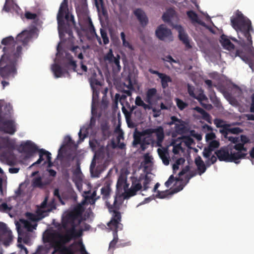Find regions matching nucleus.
Here are the masks:
<instances>
[{
  "label": "nucleus",
  "mask_w": 254,
  "mask_h": 254,
  "mask_svg": "<svg viewBox=\"0 0 254 254\" xmlns=\"http://www.w3.org/2000/svg\"><path fill=\"white\" fill-rule=\"evenodd\" d=\"M16 43L12 36L3 38L1 41L3 48L0 59V75L3 78L13 77L17 73L16 65L21 58L22 48L17 46L15 48Z\"/></svg>",
  "instance_id": "nucleus-1"
},
{
  "label": "nucleus",
  "mask_w": 254,
  "mask_h": 254,
  "mask_svg": "<svg viewBox=\"0 0 254 254\" xmlns=\"http://www.w3.org/2000/svg\"><path fill=\"white\" fill-rule=\"evenodd\" d=\"M231 25L235 29L238 34H241L245 38L241 39L239 36V40L235 38H231L232 41L237 42L246 51L250 52L253 48V41L251 33L254 32L251 20L240 11L237 10L236 12V16L231 18Z\"/></svg>",
  "instance_id": "nucleus-2"
},
{
  "label": "nucleus",
  "mask_w": 254,
  "mask_h": 254,
  "mask_svg": "<svg viewBox=\"0 0 254 254\" xmlns=\"http://www.w3.org/2000/svg\"><path fill=\"white\" fill-rule=\"evenodd\" d=\"M36 214L31 212L23 213L22 207H0V211L7 213L11 218H19L24 215L28 219L37 221L48 216L53 209H56L57 207H37Z\"/></svg>",
  "instance_id": "nucleus-3"
},
{
  "label": "nucleus",
  "mask_w": 254,
  "mask_h": 254,
  "mask_svg": "<svg viewBox=\"0 0 254 254\" xmlns=\"http://www.w3.org/2000/svg\"><path fill=\"white\" fill-rule=\"evenodd\" d=\"M82 235L81 230L77 231L75 228L73 227L66 230L64 235H59L60 240L57 241L54 238V235L49 233L44 238L45 242L49 243V245H65L68 243L72 239L79 237Z\"/></svg>",
  "instance_id": "nucleus-4"
},
{
  "label": "nucleus",
  "mask_w": 254,
  "mask_h": 254,
  "mask_svg": "<svg viewBox=\"0 0 254 254\" xmlns=\"http://www.w3.org/2000/svg\"><path fill=\"white\" fill-rule=\"evenodd\" d=\"M109 211L112 213V217L110 221L108 223L110 229L113 231V240L109 244V248H114L118 240V231L122 229L123 225L120 223L121 214L119 211L120 207H108Z\"/></svg>",
  "instance_id": "nucleus-5"
},
{
  "label": "nucleus",
  "mask_w": 254,
  "mask_h": 254,
  "mask_svg": "<svg viewBox=\"0 0 254 254\" xmlns=\"http://www.w3.org/2000/svg\"><path fill=\"white\" fill-rule=\"evenodd\" d=\"M76 243H73L68 246L65 245H46L39 246L36 252L32 254H47L51 248H54L52 254L58 253L60 254H75L77 250L75 248Z\"/></svg>",
  "instance_id": "nucleus-6"
},
{
  "label": "nucleus",
  "mask_w": 254,
  "mask_h": 254,
  "mask_svg": "<svg viewBox=\"0 0 254 254\" xmlns=\"http://www.w3.org/2000/svg\"><path fill=\"white\" fill-rule=\"evenodd\" d=\"M217 157L220 161L226 162H234L236 164L240 163V155L239 153H229L227 147H222L215 152Z\"/></svg>",
  "instance_id": "nucleus-7"
},
{
  "label": "nucleus",
  "mask_w": 254,
  "mask_h": 254,
  "mask_svg": "<svg viewBox=\"0 0 254 254\" xmlns=\"http://www.w3.org/2000/svg\"><path fill=\"white\" fill-rule=\"evenodd\" d=\"M73 208V210L65 212L63 216L62 223L64 228L67 224L74 223L75 220L80 219L86 208V207Z\"/></svg>",
  "instance_id": "nucleus-8"
},
{
  "label": "nucleus",
  "mask_w": 254,
  "mask_h": 254,
  "mask_svg": "<svg viewBox=\"0 0 254 254\" xmlns=\"http://www.w3.org/2000/svg\"><path fill=\"white\" fill-rule=\"evenodd\" d=\"M12 240L11 231L8 229L5 224L0 222V241L7 247Z\"/></svg>",
  "instance_id": "nucleus-9"
},
{
  "label": "nucleus",
  "mask_w": 254,
  "mask_h": 254,
  "mask_svg": "<svg viewBox=\"0 0 254 254\" xmlns=\"http://www.w3.org/2000/svg\"><path fill=\"white\" fill-rule=\"evenodd\" d=\"M112 182L110 181H106L104 186L101 189V194L103 200L106 201V206H116L117 202V196H116L114 199L113 205H112L108 202V199L110 198L112 192L111 188Z\"/></svg>",
  "instance_id": "nucleus-10"
},
{
  "label": "nucleus",
  "mask_w": 254,
  "mask_h": 254,
  "mask_svg": "<svg viewBox=\"0 0 254 254\" xmlns=\"http://www.w3.org/2000/svg\"><path fill=\"white\" fill-rule=\"evenodd\" d=\"M104 59L108 61L112 64L113 70L115 73H119L121 70V66L120 64V56L117 55L114 57L112 50L110 49L108 53L105 55Z\"/></svg>",
  "instance_id": "nucleus-11"
},
{
  "label": "nucleus",
  "mask_w": 254,
  "mask_h": 254,
  "mask_svg": "<svg viewBox=\"0 0 254 254\" xmlns=\"http://www.w3.org/2000/svg\"><path fill=\"white\" fill-rule=\"evenodd\" d=\"M0 131L5 133L13 134L16 131V125L14 120H4L1 117L0 122Z\"/></svg>",
  "instance_id": "nucleus-12"
},
{
  "label": "nucleus",
  "mask_w": 254,
  "mask_h": 254,
  "mask_svg": "<svg viewBox=\"0 0 254 254\" xmlns=\"http://www.w3.org/2000/svg\"><path fill=\"white\" fill-rule=\"evenodd\" d=\"M154 133L156 134L157 137V144L160 146L164 138V132L162 127L159 126L156 128H147L142 131L143 135H151Z\"/></svg>",
  "instance_id": "nucleus-13"
},
{
  "label": "nucleus",
  "mask_w": 254,
  "mask_h": 254,
  "mask_svg": "<svg viewBox=\"0 0 254 254\" xmlns=\"http://www.w3.org/2000/svg\"><path fill=\"white\" fill-rule=\"evenodd\" d=\"M155 34L157 37L162 41L171 40L172 32L170 29L163 24L160 25L156 29Z\"/></svg>",
  "instance_id": "nucleus-14"
},
{
  "label": "nucleus",
  "mask_w": 254,
  "mask_h": 254,
  "mask_svg": "<svg viewBox=\"0 0 254 254\" xmlns=\"http://www.w3.org/2000/svg\"><path fill=\"white\" fill-rule=\"evenodd\" d=\"M20 147L22 151L25 153L29 157L32 156L38 150L36 145L30 140L22 143Z\"/></svg>",
  "instance_id": "nucleus-15"
},
{
  "label": "nucleus",
  "mask_w": 254,
  "mask_h": 254,
  "mask_svg": "<svg viewBox=\"0 0 254 254\" xmlns=\"http://www.w3.org/2000/svg\"><path fill=\"white\" fill-rule=\"evenodd\" d=\"M140 24L142 27L146 26L148 23V19L144 11L141 8H136L133 11Z\"/></svg>",
  "instance_id": "nucleus-16"
},
{
  "label": "nucleus",
  "mask_w": 254,
  "mask_h": 254,
  "mask_svg": "<svg viewBox=\"0 0 254 254\" xmlns=\"http://www.w3.org/2000/svg\"><path fill=\"white\" fill-rule=\"evenodd\" d=\"M15 149V142L8 137H0V150L1 149Z\"/></svg>",
  "instance_id": "nucleus-17"
},
{
  "label": "nucleus",
  "mask_w": 254,
  "mask_h": 254,
  "mask_svg": "<svg viewBox=\"0 0 254 254\" xmlns=\"http://www.w3.org/2000/svg\"><path fill=\"white\" fill-rule=\"evenodd\" d=\"M31 38V33L29 31L24 30L17 36L16 39L17 42L21 43L23 45H26Z\"/></svg>",
  "instance_id": "nucleus-18"
},
{
  "label": "nucleus",
  "mask_w": 254,
  "mask_h": 254,
  "mask_svg": "<svg viewBox=\"0 0 254 254\" xmlns=\"http://www.w3.org/2000/svg\"><path fill=\"white\" fill-rule=\"evenodd\" d=\"M179 32V37L181 41L185 45V46L188 49L191 48L190 45L189 37L188 35L185 32L184 28L181 25L177 26L176 27Z\"/></svg>",
  "instance_id": "nucleus-19"
},
{
  "label": "nucleus",
  "mask_w": 254,
  "mask_h": 254,
  "mask_svg": "<svg viewBox=\"0 0 254 254\" xmlns=\"http://www.w3.org/2000/svg\"><path fill=\"white\" fill-rule=\"evenodd\" d=\"M142 187V185L139 180L133 181L130 188L127 192V195L129 196H134L137 191L141 189Z\"/></svg>",
  "instance_id": "nucleus-20"
},
{
  "label": "nucleus",
  "mask_w": 254,
  "mask_h": 254,
  "mask_svg": "<svg viewBox=\"0 0 254 254\" xmlns=\"http://www.w3.org/2000/svg\"><path fill=\"white\" fill-rule=\"evenodd\" d=\"M67 12H68V6L61 4L58 13L57 14V21L59 26L64 24V14H66Z\"/></svg>",
  "instance_id": "nucleus-21"
},
{
  "label": "nucleus",
  "mask_w": 254,
  "mask_h": 254,
  "mask_svg": "<svg viewBox=\"0 0 254 254\" xmlns=\"http://www.w3.org/2000/svg\"><path fill=\"white\" fill-rule=\"evenodd\" d=\"M236 56L239 57L245 63L247 64L254 71V64L252 59L240 50L236 52Z\"/></svg>",
  "instance_id": "nucleus-22"
},
{
  "label": "nucleus",
  "mask_w": 254,
  "mask_h": 254,
  "mask_svg": "<svg viewBox=\"0 0 254 254\" xmlns=\"http://www.w3.org/2000/svg\"><path fill=\"white\" fill-rule=\"evenodd\" d=\"M39 154V158L38 159L37 161L32 164L31 166H35L36 165L40 164L42 161L44 160L43 157L44 156H46L47 160H49L50 159H52L51 154L50 152L44 149H38Z\"/></svg>",
  "instance_id": "nucleus-23"
},
{
  "label": "nucleus",
  "mask_w": 254,
  "mask_h": 254,
  "mask_svg": "<svg viewBox=\"0 0 254 254\" xmlns=\"http://www.w3.org/2000/svg\"><path fill=\"white\" fill-rule=\"evenodd\" d=\"M220 41L224 49L229 51L234 49V44L227 38L226 35L224 34L221 35Z\"/></svg>",
  "instance_id": "nucleus-24"
},
{
  "label": "nucleus",
  "mask_w": 254,
  "mask_h": 254,
  "mask_svg": "<svg viewBox=\"0 0 254 254\" xmlns=\"http://www.w3.org/2000/svg\"><path fill=\"white\" fill-rule=\"evenodd\" d=\"M13 114L12 106L10 103L6 104L2 111L1 116L3 119H10Z\"/></svg>",
  "instance_id": "nucleus-25"
},
{
  "label": "nucleus",
  "mask_w": 254,
  "mask_h": 254,
  "mask_svg": "<svg viewBox=\"0 0 254 254\" xmlns=\"http://www.w3.org/2000/svg\"><path fill=\"white\" fill-rule=\"evenodd\" d=\"M183 189V186H180L179 188H175L173 191H170L169 190H166L165 191H157L156 196L158 198H164L169 195L172 194L174 193L177 192L180 190H181Z\"/></svg>",
  "instance_id": "nucleus-26"
},
{
  "label": "nucleus",
  "mask_w": 254,
  "mask_h": 254,
  "mask_svg": "<svg viewBox=\"0 0 254 254\" xmlns=\"http://www.w3.org/2000/svg\"><path fill=\"white\" fill-rule=\"evenodd\" d=\"M52 69L56 78L61 77L64 73H68L65 69H63L60 65L54 64L52 65Z\"/></svg>",
  "instance_id": "nucleus-27"
},
{
  "label": "nucleus",
  "mask_w": 254,
  "mask_h": 254,
  "mask_svg": "<svg viewBox=\"0 0 254 254\" xmlns=\"http://www.w3.org/2000/svg\"><path fill=\"white\" fill-rule=\"evenodd\" d=\"M233 148L238 151L236 153H239L240 159L245 158L247 155L246 153L242 152V151L246 152L247 150V148L244 146V143H236L233 146Z\"/></svg>",
  "instance_id": "nucleus-28"
},
{
  "label": "nucleus",
  "mask_w": 254,
  "mask_h": 254,
  "mask_svg": "<svg viewBox=\"0 0 254 254\" xmlns=\"http://www.w3.org/2000/svg\"><path fill=\"white\" fill-rule=\"evenodd\" d=\"M157 152L158 153V154L160 157V158L162 159L163 163L165 165H168L169 164V158L168 157V153L167 152V150L165 149H160L158 148L157 149Z\"/></svg>",
  "instance_id": "nucleus-29"
},
{
  "label": "nucleus",
  "mask_w": 254,
  "mask_h": 254,
  "mask_svg": "<svg viewBox=\"0 0 254 254\" xmlns=\"http://www.w3.org/2000/svg\"><path fill=\"white\" fill-rule=\"evenodd\" d=\"M90 84L92 89H99L101 86V83L96 78V74L94 73L89 79Z\"/></svg>",
  "instance_id": "nucleus-30"
},
{
  "label": "nucleus",
  "mask_w": 254,
  "mask_h": 254,
  "mask_svg": "<svg viewBox=\"0 0 254 254\" xmlns=\"http://www.w3.org/2000/svg\"><path fill=\"white\" fill-rule=\"evenodd\" d=\"M159 78L161 79V86L163 89H166L168 87V83L172 81V78L169 75L162 73Z\"/></svg>",
  "instance_id": "nucleus-31"
},
{
  "label": "nucleus",
  "mask_w": 254,
  "mask_h": 254,
  "mask_svg": "<svg viewBox=\"0 0 254 254\" xmlns=\"http://www.w3.org/2000/svg\"><path fill=\"white\" fill-rule=\"evenodd\" d=\"M175 14V11L173 8L168 9L163 14L162 19L165 22H170Z\"/></svg>",
  "instance_id": "nucleus-32"
},
{
  "label": "nucleus",
  "mask_w": 254,
  "mask_h": 254,
  "mask_svg": "<svg viewBox=\"0 0 254 254\" xmlns=\"http://www.w3.org/2000/svg\"><path fill=\"white\" fill-rule=\"evenodd\" d=\"M116 187L118 190H125L128 187L126 179L120 176L118 180Z\"/></svg>",
  "instance_id": "nucleus-33"
},
{
  "label": "nucleus",
  "mask_w": 254,
  "mask_h": 254,
  "mask_svg": "<svg viewBox=\"0 0 254 254\" xmlns=\"http://www.w3.org/2000/svg\"><path fill=\"white\" fill-rule=\"evenodd\" d=\"M156 93L157 90L155 88H152L149 89L146 92V102L149 104H151L153 97L156 95Z\"/></svg>",
  "instance_id": "nucleus-34"
},
{
  "label": "nucleus",
  "mask_w": 254,
  "mask_h": 254,
  "mask_svg": "<svg viewBox=\"0 0 254 254\" xmlns=\"http://www.w3.org/2000/svg\"><path fill=\"white\" fill-rule=\"evenodd\" d=\"M66 58L68 61L66 64L65 66L67 67L71 66L74 71H76L77 64L76 62L73 60V57L69 54L66 55Z\"/></svg>",
  "instance_id": "nucleus-35"
},
{
  "label": "nucleus",
  "mask_w": 254,
  "mask_h": 254,
  "mask_svg": "<svg viewBox=\"0 0 254 254\" xmlns=\"http://www.w3.org/2000/svg\"><path fill=\"white\" fill-rule=\"evenodd\" d=\"M19 221L23 224V226L29 232H31L36 229L37 224L32 225L30 222L23 219H19Z\"/></svg>",
  "instance_id": "nucleus-36"
},
{
  "label": "nucleus",
  "mask_w": 254,
  "mask_h": 254,
  "mask_svg": "<svg viewBox=\"0 0 254 254\" xmlns=\"http://www.w3.org/2000/svg\"><path fill=\"white\" fill-rule=\"evenodd\" d=\"M45 184L42 181L41 177L35 178L32 180V186L34 188H38L42 189L44 188Z\"/></svg>",
  "instance_id": "nucleus-37"
},
{
  "label": "nucleus",
  "mask_w": 254,
  "mask_h": 254,
  "mask_svg": "<svg viewBox=\"0 0 254 254\" xmlns=\"http://www.w3.org/2000/svg\"><path fill=\"white\" fill-rule=\"evenodd\" d=\"M187 16L191 20L192 22L200 23L197 14L193 10H190L187 12Z\"/></svg>",
  "instance_id": "nucleus-38"
},
{
  "label": "nucleus",
  "mask_w": 254,
  "mask_h": 254,
  "mask_svg": "<svg viewBox=\"0 0 254 254\" xmlns=\"http://www.w3.org/2000/svg\"><path fill=\"white\" fill-rule=\"evenodd\" d=\"M92 111L94 110V104L98 102L99 94V89H92Z\"/></svg>",
  "instance_id": "nucleus-39"
},
{
  "label": "nucleus",
  "mask_w": 254,
  "mask_h": 254,
  "mask_svg": "<svg viewBox=\"0 0 254 254\" xmlns=\"http://www.w3.org/2000/svg\"><path fill=\"white\" fill-rule=\"evenodd\" d=\"M121 37L123 41V45L124 47L128 48L130 50H133V48L132 45L126 40V35L124 32L121 33Z\"/></svg>",
  "instance_id": "nucleus-40"
},
{
  "label": "nucleus",
  "mask_w": 254,
  "mask_h": 254,
  "mask_svg": "<svg viewBox=\"0 0 254 254\" xmlns=\"http://www.w3.org/2000/svg\"><path fill=\"white\" fill-rule=\"evenodd\" d=\"M6 176L4 173L0 174V192L1 194H3L4 187H6Z\"/></svg>",
  "instance_id": "nucleus-41"
},
{
  "label": "nucleus",
  "mask_w": 254,
  "mask_h": 254,
  "mask_svg": "<svg viewBox=\"0 0 254 254\" xmlns=\"http://www.w3.org/2000/svg\"><path fill=\"white\" fill-rule=\"evenodd\" d=\"M95 167L96 162L94 160H93L90 164V171L92 176L94 177H98L100 172H98L96 169H95Z\"/></svg>",
  "instance_id": "nucleus-42"
},
{
  "label": "nucleus",
  "mask_w": 254,
  "mask_h": 254,
  "mask_svg": "<svg viewBox=\"0 0 254 254\" xmlns=\"http://www.w3.org/2000/svg\"><path fill=\"white\" fill-rule=\"evenodd\" d=\"M174 181H176V182L182 181L183 179L180 177L175 178L174 176L172 175L170 176L168 180L165 182V186L167 188H169Z\"/></svg>",
  "instance_id": "nucleus-43"
},
{
  "label": "nucleus",
  "mask_w": 254,
  "mask_h": 254,
  "mask_svg": "<svg viewBox=\"0 0 254 254\" xmlns=\"http://www.w3.org/2000/svg\"><path fill=\"white\" fill-rule=\"evenodd\" d=\"M134 109V107H132L130 111H128L124 106H123L122 108V112L125 116L127 122L128 124V126H129L128 122L131 117V112H132Z\"/></svg>",
  "instance_id": "nucleus-44"
},
{
  "label": "nucleus",
  "mask_w": 254,
  "mask_h": 254,
  "mask_svg": "<svg viewBox=\"0 0 254 254\" xmlns=\"http://www.w3.org/2000/svg\"><path fill=\"white\" fill-rule=\"evenodd\" d=\"M94 152H95V155L101 157H104L106 155L105 146L101 145V144H99V146H98L97 150Z\"/></svg>",
  "instance_id": "nucleus-45"
},
{
  "label": "nucleus",
  "mask_w": 254,
  "mask_h": 254,
  "mask_svg": "<svg viewBox=\"0 0 254 254\" xmlns=\"http://www.w3.org/2000/svg\"><path fill=\"white\" fill-rule=\"evenodd\" d=\"M87 128L82 127L80 128L79 132H78V136L79 140L82 141L84 138L87 136L88 131Z\"/></svg>",
  "instance_id": "nucleus-46"
},
{
  "label": "nucleus",
  "mask_w": 254,
  "mask_h": 254,
  "mask_svg": "<svg viewBox=\"0 0 254 254\" xmlns=\"http://www.w3.org/2000/svg\"><path fill=\"white\" fill-rule=\"evenodd\" d=\"M175 101H176L177 107L180 110H183L184 109H185L188 106L187 103L184 102L182 100H181L180 99L177 98L175 99Z\"/></svg>",
  "instance_id": "nucleus-47"
},
{
  "label": "nucleus",
  "mask_w": 254,
  "mask_h": 254,
  "mask_svg": "<svg viewBox=\"0 0 254 254\" xmlns=\"http://www.w3.org/2000/svg\"><path fill=\"white\" fill-rule=\"evenodd\" d=\"M231 125L230 124H225L224 127L222 129H220V132L221 134L224 136V137L226 138L228 137V135L229 132V127H230Z\"/></svg>",
  "instance_id": "nucleus-48"
},
{
  "label": "nucleus",
  "mask_w": 254,
  "mask_h": 254,
  "mask_svg": "<svg viewBox=\"0 0 254 254\" xmlns=\"http://www.w3.org/2000/svg\"><path fill=\"white\" fill-rule=\"evenodd\" d=\"M193 98L197 99L200 104H201L203 101H208V98L202 91L197 95H195Z\"/></svg>",
  "instance_id": "nucleus-49"
},
{
  "label": "nucleus",
  "mask_w": 254,
  "mask_h": 254,
  "mask_svg": "<svg viewBox=\"0 0 254 254\" xmlns=\"http://www.w3.org/2000/svg\"><path fill=\"white\" fill-rule=\"evenodd\" d=\"M175 129L176 131L179 134H182L185 132V127L184 124L180 123V124H175Z\"/></svg>",
  "instance_id": "nucleus-50"
},
{
  "label": "nucleus",
  "mask_w": 254,
  "mask_h": 254,
  "mask_svg": "<svg viewBox=\"0 0 254 254\" xmlns=\"http://www.w3.org/2000/svg\"><path fill=\"white\" fill-rule=\"evenodd\" d=\"M100 143L96 139H92L89 141V145L92 150L94 151L97 149L98 146H99Z\"/></svg>",
  "instance_id": "nucleus-51"
},
{
  "label": "nucleus",
  "mask_w": 254,
  "mask_h": 254,
  "mask_svg": "<svg viewBox=\"0 0 254 254\" xmlns=\"http://www.w3.org/2000/svg\"><path fill=\"white\" fill-rule=\"evenodd\" d=\"M220 146V143L219 141L216 140H213L210 141L209 143L208 147L213 151L215 149L218 148Z\"/></svg>",
  "instance_id": "nucleus-52"
},
{
  "label": "nucleus",
  "mask_w": 254,
  "mask_h": 254,
  "mask_svg": "<svg viewBox=\"0 0 254 254\" xmlns=\"http://www.w3.org/2000/svg\"><path fill=\"white\" fill-rule=\"evenodd\" d=\"M74 243H76L75 247L76 246H79L80 247V249L79 250L81 254H88V253L85 250V247L83 245L82 242L81 240L79 241L78 242H75Z\"/></svg>",
  "instance_id": "nucleus-53"
},
{
  "label": "nucleus",
  "mask_w": 254,
  "mask_h": 254,
  "mask_svg": "<svg viewBox=\"0 0 254 254\" xmlns=\"http://www.w3.org/2000/svg\"><path fill=\"white\" fill-rule=\"evenodd\" d=\"M14 4V0H5V2L4 5V9L8 11L11 7L13 6Z\"/></svg>",
  "instance_id": "nucleus-54"
},
{
  "label": "nucleus",
  "mask_w": 254,
  "mask_h": 254,
  "mask_svg": "<svg viewBox=\"0 0 254 254\" xmlns=\"http://www.w3.org/2000/svg\"><path fill=\"white\" fill-rule=\"evenodd\" d=\"M100 33L104 44L105 45L108 44L109 40L106 32L104 30L101 29Z\"/></svg>",
  "instance_id": "nucleus-55"
},
{
  "label": "nucleus",
  "mask_w": 254,
  "mask_h": 254,
  "mask_svg": "<svg viewBox=\"0 0 254 254\" xmlns=\"http://www.w3.org/2000/svg\"><path fill=\"white\" fill-rule=\"evenodd\" d=\"M71 51L72 52H73L75 54V55H76V54H77L78 51H80V53L77 55V57L79 59H81V60L83 59V54L81 52L80 49L79 48V47L78 46H76L73 47L72 48Z\"/></svg>",
  "instance_id": "nucleus-56"
},
{
  "label": "nucleus",
  "mask_w": 254,
  "mask_h": 254,
  "mask_svg": "<svg viewBox=\"0 0 254 254\" xmlns=\"http://www.w3.org/2000/svg\"><path fill=\"white\" fill-rule=\"evenodd\" d=\"M212 151V149H210L208 146L205 147L202 152L203 157L206 158H208L210 156Z\"/></svg>",
  "instance_id": "nucleus-57"
},
{
  "label": "nucleus",
  "mask_w": 254,
  "mask_h": 254,
  "mask_svg": "<svg viewBox=\"0 0 254 254\" xmlns=\"http://www.w3.org/2000/svg\"><path fill=\"white\" fill-rule=\"evenodd\" d=\"M150 144V140L146 138H144L142 140L140 144V148L142 150L144 151L147 148V146Z\"/></svg>",
  "instance_id": "nucleus-58"
},
{
  "label": "nucleus",
  "mask_w": 254,
  "mask_h": 254,
  "mask_svg": "<svg viewBox=\"0 0 254 254\" xmlns=\"http://www.w3.org/2000/svg\"><path fill=\"white\" fill-rule=\"evenodd\" d=\"M197 168V170L198 172V174L199 175H201L203 174L206 170V167L204 164V163H201V164H198L196 166Z\"/></svg>",
  "instance_id": "nucleus-59"
},
{
  "label": "nucleus",
  "mask_w": 254,
  "mask_h": 254,
  "mask_svg": "<svg viewBox=\"0 0 254 254\" xmlns=\"http://www.w3.org/2000/svg\"><path fill=\"white\" fill-rule=\"evenodd\" d=\"M109 127L107 125H102L101 127V129L102 133L104 136H109L110 133L109 131Z\"/></svg>",
  "instance_id": "nucleus-60"
},
{
  "label": "nucleus",
  "mask_w": 254,
  "mask_h": 254,
  "mask_svg": "<svg viewBox=\"0 0 254 254\" xmlns=\"http://www.w3.org/2000/svg\"><path fill=\"white\" fill-rule=\"evenodd\" d=\"M115 132L117 133H118V135L117 137V139L118 142H120L121 139H124V132L123 130L119 127H117L116 130Z\"/></svg>",
  "instance_id": "nucleus-61"
},
{
  "label": "nucleus",
  "mask_w": 254,
  "mask_h": 254,
  "mask_svg": "<svg viewBox=\"0 0 254 254\" xmlns=\"http://www.w3.org/2000/svg\"><path fill=\"white\" fill-rule=\"evenodd\" d=\"M65 19L67 22H71L73 25L75 24L74 16L72 14H69V12H67L65 14Z\"/></svg>",
  "instance_id": "nucleus-62"
},
{
  "label": "nucleus",
  "mask_w": 254,
  "mask_h": 254,
  "mask_svg": "<svg viewBox=\"0 0 254 254\" xmlns=\"http://www.w3.org/2000/svg\"><path fill=\"white\" fill-rule=\"evenodd\" d=\"M171 121L170 122H169L167 123V124L169 126H172L173 125H175V124H176V122H178L179 123H181L183 122V121L181 119H178L176 116H172L171 117Z\"/></svg>",
  "instance_id": "nucleus-63"
},
{
  "label": "nucleus",
  "mask_w": 254,
  "mask_h": 254,
  "mask_svg": "<svg viewBox=\"0 0 254 254\" xmlns=\"http://www.w3.org/2000/svg\"><path fill=\"white\" fill-rule=\"evenodd\" d=\"M229 132L230 133L235 134H238L240 133H241L243 132V129L239 127H235L231 128L229 127Z\"/></svg>",
  "instance_id": "nucleus-64"
}]
</instances>
